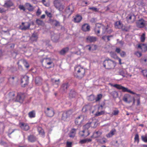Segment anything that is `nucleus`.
Masks as SVG:
<instances>
[{
	"instance_id": "obj_32",
	"label": "nucleus",
	"mask_w": 147,
	"mask_h": 147,
	"mask_svg": "<svg viewBox=\"0 0 147 147\" xmlns=\"http://www.w3.org/2000/svg\"><path fill=\"white\" fill-rule=\"evenodd\" d=\"M38 38L37 35L36 34H33L30 37V40L32 42H36Z\"/></svg>"
},
{
	"instance_id": "obj_1",
	"label": "nucleus",
	"mask_w": 147,
	"mask_h": 147,
	"mask_svg": "<svg viewBox=\"0 0 147 147\" xmlns=\"http://www.w3.org/2000/svg\"><path fill=\"white\" fill-rule=\"evenodd\" d=\"M102 30V34H110L112 32L111 29H109L108 26H105L102 25H97L96 26L94 29L95 33L97 35L100 33V31Z\"/></svg>"
},
{
	"instance_id": "obj_18",
	"label": "nucleus",
	"mask_w": 147,
	"mask_h": 147,
	"mask_svg": "<svg viewBox=\"0 0 147 147\" xmlns=\"http://www.w3.org/2000/svg\"><path fill=\"white\" fill-rule=\"evenodd\" d=\"M97 40L96 37L93 36H88L86 38V40L87 42L89 43L94 42Z\"/></svg>"
},
{
	"instance_id": "obj_50",
	"label": "nucleus",
	"mask_w": 147,
	"mask_h": 147,
	"mask_svg": "<svg viewBox=\"0 0 147 147\" xmlns=\"http://www.w3.org/2000/svg\"><path fill=\"white\" fill-rule=\"evenodd\" d=\"M105 112L104 111H101L100 112H96L95 114V116H98L102 115Z\"/></svg>"
},
{
	"instance_id": "obj_45",
	"label": "nucleus",
	"mask_w": 147,
	"mask_h": 147,
	"mask_svg": "<svg viewBox=\"0 0 147 147\" xmlns=\"http://www.w3.org/2000/svg\"><path fill=\"white\" fill-rule=\"evenodd\" d=\"M89 9L92 10L94 12H98V11L99 9L95 7H92L89 8Z\"/></svg>"
},
{
	"instance_id": "obj_2",
	"label": "nucleus",
	"mask_w": 147,
	"mask_h": 147,
	"mask_svg": "<svg viewBox=\"0 0 147 147\" xmlns=\"http://www.w3.org/2000/svg\"><path fill=\"white\" fill-rule=\"evenodd\" d=\"M74 76L76 78L81 79L84 76L85 70L80 65H76L74 67Z\"/></svg>"
},
{
	"instance_id": "obj_8",
	"label": "nucleus",
	"mask_w": 147,
	"mask_h": 147,
	"mask_svg": "<svg viewBox=\"0 0 147 147\" xmlns=\"http://www.w3.org/2000/svg\"><path fill=\"white\" fill-rule=\"evenodd\" d=\"M113 86L118 89L121 90L122 92H127L132 94H135V93L133 91L128 89L127 88L123 87L119 84H115L113 85Z\"/></svg>"
},
{
	"instance_id": "obj_61",
	"label": "nucleus",
	"mask_w": 147,
	"mask_h": 147,
	"mask_svg": "<svg viewBox=\"0 0 147 147\" xmlns=\"http://www.w3.org/2000/svg\"><path fill=\"white\" fill-rule=\"evenodd\" d=\"M82 4L83 6H86L87 5L88 3L87 1L83 0L82 1Z\"/></svg>"
},
{
	"instance_id": "obj_7",
	"label": "nucleus",
	"mask_w": 147,
	"mask_h": 147,
	"mask_svg": "<svg viewBox=\"0 0 147 147\" xmlns=\"http://www.w3.org/2000/svg\"><path fill=\"white\" fill-rule=\"evenodd\" d=\"M53 4L54 6L59 11H62L64 9V5L60 0H54Z\"/></svg>"
},
{
	"instance_id": "obj_22",
	"label": "nucleus",
	"mask_w": 147,
	"mask_h": 147,
	"mask_svg": "<svg viewBox=\"0 0 147 147\" xmlns=\"http://www.w3.org/2000/svg\"><path fill=\"white\" fill-rule=\"evenodd\" d=\"M15 95V92L12 91L9 92L8 94V96L9 98V100H12L14 101Z\"/></svg>"
},
{
	"instance_id": "obj_35",
	"label": "nucleus",
	"mask_w": 147,
	"mask_h": 147,
	"mask_svg": "<svg viewBox=\"0 0 147 147\" xmlns=\"http://www.w3.org/2000/svg\"><path fill=\"white\" fill-rule=\"evenodd\" d=\"M110 94L113 96V98H116L118 96V94L117 92L113 91L111 92Z\"/></svg>"
},
{
	"instance_id": "obj_5",
	"label": "nucleus",
	"mask_w": 147,
	"mask_h": 147,
	"mask_svg": "<svg viewBox=\"0 0 147 147\" xmlns=\"http://www.w3.org/2000/svg\"><path fill=\"white\" fill-rule=\"evenodd\" d=\"M25 96L24 93L19 92L17 93L14 99V102L22 103L24 100Z\"/></svg>"
},
{
	"instance_id": "obj_15",
	"label": "nucleus",
	"mask_w": 147,
	"mask_h": 147,
	"mask_svg": "<svg viewBox=\"0 0 147 147\" xmlns=\"http://www.w3.org/2000/svg\"><path fill=\"white\" fill-rule=\"evenodd\" d=\"M132 100V98L130 95L128 94L124 95L123 98V100L125 102L130 103Z\"/></svg>"
},
{
	"instance_id": "obj_4",
	"label": "nucleus",
	"mask_w": 147,
	"mask_h": 147,
	"mask_svg": "<svg viewBox=\"0 0 147 147\" xmlns=\"http://www.w3.org/2000/svg\"><path fill=\"white\" fill-rule=\"evenodd\" d=\"M42 64L43 67L47 68H51L54 66V64L53 61L51 59L49 58H44Z\"/></svg>"
},
{
	"instance_id": "obj_46",
	"label": "nucleus",
	"mask_w": 147,
	"mask_h": 147,
	"mask_svg": "<svg viewBox=\"0 0 147 147\" xmlns=\"http://www.w3.org/2000/svg\"><path fill=\"white\" fill-rule=\"evenodd\" d=\"M22 62L25 67L26 68H28L29 67V65L26 60L24 59L23 60Z\"/></svg>"
},
{
	"instance_id": "obj_37",
	"label": "nucleus",
	"mask_w": 147,
	"mask_h": 147,
	"mask_svg": "<svg viewBox=\"0 0 147 147\" xmlns=\"http://www.w3.org/2000/svg\"><path fill=\"white\" fill-rule=\"evenodd\" d=\"M42 3L45 6L48 7H49L50 5L49 1L47 0H42Z\"/></svg>"
},
{
	"instance_id": "obj_14",
	"label": "nucleus",
	"mask_w": 147,
	"mask_h": 147,
	"mask_svg": "<svg viewBox=\"0 0 147 147\" xmlns=\"http://www.w3.org/2000/svg\"><path fill=\"white\" fill-rule=\"evenodd\" d=\"M19 126L22 129L25 131H27L30 129L28 124L23 122H20L19 123Z\"/></svg>"
},
{
	"instance_id": "obj_20",
	"label": "nucleus",
	"mask_w": 147,
	"mask_h": 147,
	"mask_svg": "<svg viewBox=\"0 0 147 147\" xmlns=\"http://www.w3.org/2000/svg\"><path fill=\"white\" fill-rule=\"evenodd\" d=\"M28 140L29 142L33 143L36 141L37 138L33 135H30L28 137Z\"/></svg>"
},
{
	"instance_id": "obj_47",
	"label": "nucleus",
	"mask_w": 147,
	"mask_h": 147,
	"mask_svg": "<svg viewBox=\"0 0 147 147\" xmlns=\"http://www.w3.org/2000/svg\"><path fill=\"white\" fill-rule=\"evenodd\" d=\"M36 23L38 25H42L44 24V22L42 21L39 19L36 20Z\"/></svg>"
},
{
	"instance_id": "obj_26",
	"label": "nucleus",
	"mask_w": 147,
	"mask_h": 147,
	"mask_svg": "<svg viewBox=\"0 0 147 147\" xmlns=\"http://www.w3.org/2000/svg\"><path fill=\"white\" fill-rule=\"evenodd\" d=\"M81 132L82 133V134H81V136L83 137H87L90 134L89 130L83 129Z\"/></svg>"
},
{
	"instance_id": "obj_9",
	"label": "nucleus",
	"mask_w": 147,
	"mask_h": 147,
	"mask_svg": "<svg viewBox=\"0 0 147 147\" xmlns=\"http://www.w3.org/2000/svg\"><path fill=\"white\" fill-rule=\"evenodd\" d=\"M29 77L27 76H22L21 79V84L22 87L28 86L29 83Z\"/></svg>"
},
{
	"instance_id": "obj_13",
	"label": "nucleus",
	"mask_w": 147,
	"mask_h": 147,
	"mask_svg": "<svg viewBox=\"0 0 147 147\" xmlns=\"http://www.w3.org/2000/svg\"><path fill=\"white\" fill-rule=\"evenodd\" d=\"M72 111L69 110L66 112H64L63 113L62 116L61 117L62 120L65 121L67 118L69 117L72 114Z\"/></svg>"
},
{
	"instance_id": "obj_40",
	"label": "nucleus",
	"mask_w": 147,
	"mask_h": 147,
	"mask_svg": "<svg viewBox=\"0 0 147 147\" xmlns=\"http://www.w3.org/2000/svg\"><path fill=\"white\" fill-rule=\"evenodd\" d=\"M51 81L53 84H55L57 85L58 86L60 82L59 79L55 80L54 78H52L51 79Z\"/></svg>"
},
{
	"instance_id": "obj_6",
	"label": "nucleus",
	"mask_w": 147,
	"mask_h": 147,
	"mask_svg": "<svg viewBox=\"0 0 147 147\" xmlns=\"http://www.w3.org/2000/svg\"><path fill=\"white\" fill-rule=\"evenodd\" d=\"M44 113L45 115L49 117H51L55 115V111L51 107H47L44 110Z\"/></svg>"
},
{
	"instance_id": "obj_43",
	"label": "nucleus",
	"mask_w": 147,
	"mask_h": 147,
	"mask_svg": "<svg viewBox=\"0 0 147 147\" xmlns=\"http://www.w3.org/2000/svg\"><path fill=\"white\" fill-rule=\"evenodd\" d=\"M102 95L101 94H98L96 97L95 98V101L97 102V101H99L102 98Z\"/></svg>"
},
{
	"instance_id": "obj_17",
	"label": "nucleus",
	"mask_w": 147,
	"mask_h": 147,
	"mask_svg": "<svg viewBox=\"0 0 147 147\" xmlns=\"http://www.w3.org/2000/svg\"><path fill=\"white\" fill-rule=\"evenodd\" d=\"M77 93L74 90H71L69 94V99H75L77 96Z\"/></svg>"
},
{
	"instance_id": "obj_42",
	"label": "nucleus",
	"mask_w": 147,
	"mask_h": 147,
	"mask_svg": "<svg viewBox=\"0 0 147 147\" xmlns=\"http://www.w3.org/2000/svg\"><path fill=\"white\" fill-rule=\"evenodd\" d=\"M141 139L144 142L147 143V134H145V136H141Z\"/></svg>"
},
{
	"instance_id": "obj_51",
	"label": "nucleus",
	"mask_w": 147,
	"mask_h": 147,
	"mask_svg": "<svg viewBox=\"0 0 147 147\" xmlns=\"http://www.w3.org/2000/svg\"><path fill=\"white\" fill-rule=\"evenodd\" d=\"M121 57H124L126 56V53L123 51H122L119 53Z\"/></svg>"
},
{
	"instance_id": "obj_52",
	"label": "nucleus",
	"mask_w": 147,
	"mask_h": 147,
	"mask_svg": "<svg viewBox=\"0 0 147 147\" xmlns=\"http://www.w3.org/2000/svg\"><path fill=\"white\" fill-rule=\"evenodd\" d=\"M72 142L67 141L66 143V147H72Z\"/></svg>"
},
{
	"instance_id": "obj_38",
	"label": "nucleus",
	"mask_w": 147,
	"mask_h": 147,
	"mask_svg": "<svg viewBox=\"0 0 147 147\" xmlns=\"http://www.w3.org/2000/svg\"><path fill=\"white\" fill-rule=\"evenodd\" d=\"M38 131L39 134L42 136H45V132L44 130L41 127L38 128Z\"/></svg>"
},
{
	"instance_id": "obj_48",
	"label": "nucleus",
	"mask_w": 147,
	"mask_h": 147,
	"mask_svg": "<svg viewBox=\"0 0 147 147\" xmlns=\"http://www.w3.org/2000/svg\"><path fill=\"white\" fill-rule=\"evenodd\" d=\"M134 141L135 142H137V143H138L139 141V136L138 134H136L135 136L134 137Z\"/></svg>"
},
{
	"instance_id": "obj_44",
	"label": "nucleus",
	"mask_w": 147,
	"mask_h": 147,
	"mask_svg": "<svg viewBox=\"0 0 147 147\" xmlns=\"http://www.w3.org/2000/svg\"><path fill=\"white\" fill-rule=\"evenodd\" d=\"M145 33H142V35H141L140 39V41L142 42H144L145 39Z\"/></svg>"
},
{
	"instance_id": "obj_63",
	"label": "nucleus",
	"mask_w": 147,
	"mask_h": 147,
	"mask_svg": "<svg viewBox=\"0 0 147 147\" xmlns=\"http://www.w3.org/2000/svg\"><path fill=\"white\" fill-rule=\"evenodd\" d=\"M79 142L81 144H83L86 142L85 139H83L80 141Z\"/></svg>"
},
{
	"instance_id": "obj_58",
	"label": "nucleus",
	"mask_w": 147,
	"mask_h": 147,
	"mask_svg": "<svg viewBox=\"0 0 147 147\" xmlns=\"http://www.w3.org/2000/svg\"><path fill=\"white\" fill-rule=\"evenodd\" d=\"M19 8L21 10H23L24 11H25L26 9L25 8L24 6L23 5H20L19 6Z\"/></svg>"
},
{
	"instance_id": "obj_59",
	"label": "nucleus",
	"mask_w": 147,
	"mask_h": 147,
	"mask_svg": "<svg viewBox=\"0 0 147 147\" xmlns=\"http://www.w3.org/2000/svg\"><path fill=\"white\" fill-rule=\"evenodd\" d=\"M135 54L138 57H141L142 55L141 53L138 51L136 52L135 53Z\"/></svg>"
},
{
	"instance_id": "obj_30",
	"label": "nucleus",
	"mask_w": 147,
	"mask_h": 147,
	"mask_svg": "<svg viewBox=\"0 0 147 147\" xmlns=\"http://www.w3.org/2000/svg\"><path fill=\"white\" fill-rule=\"evenodd\" d=\"M52 40L54 42H57L59 40V37L58 35L56 34L52 35L51 36Z\"/></svg>"
},
{
	"instance_id": "obj_3",
	"label": "nucleus",
	"mask_w": 147,
	"mask_h": 147,
	"mask_svg": "<svg viewBox=\"0 0 147 147\" xmlns=\"http://www.w3.org/2000/svg\"><path fill=\"white\" fill-rule=\"evenodd\" d=\"M103 66L107 69H111L114 68L116 64L115 62L110 59H106L103 63Z\"/></svg>"
},
{
	"instance_id": "obj_16",
	"label": "nucleus",
	"mask_w": 147,
	"mask_h": 147,
	"mask_svg": "<svg viewBox=\"0 0 147 147\" xmlns=\"http://www.w3.org/2000/svg\"><path fill=\"white\" fill-rule=\"evenodd\" d=\"M69 85L68 82H66L63 83L61 87V90L63 92H66L67 91V88L69 87Z\"/></svg>"
},
{
	"instance_id": "obj_62",
	"label": "nucleus",
	"mask_w": 147,
	"mask_h": 147,
	"mask_svg": "<svg viewBox=\"0 0 147 147\" xmlns=\"http://www.w3.org/2000/svg\"><path fill=\"white\" fill-rule=\"evenodd\" d=\"M41 12L40 10L39 9H38L36 11V15L38 16H39L41 14Z\"/></svg>"
},
{
	"instance_id": "obj_57",
	"label": "nucleus",
	"mask_w": 147,
	"mask_h": 147,
	"mask_svg": "<svg viewBox=\"0 0 147 147\" xmlns=\"http://www.w3.org/2000/svg\"><path fill=\"white\" fill-rule=\"evenodd\" d=\"M91 47L90 45H87L85 47V49H86L88 50L89 51L91 50Z\"/></svg>"
},
{
	"instance_id": "obj_25",
	"label": "nucleus",
	"mask_w": 147,
	"mask_h": 147,
	"mask_svg": "<svg viewBox=\"0 0 147 147\" xmlns=\"http://www.w3.org/2000/svg\"><path fill=\"white\" fill-rule=\"evenodd\" d=\"M69 49V47H68L63 48L59 51V53L61 55H64L68 52Z\"/></svg>"
},
{
	"instance_id": "obj_54",
	"label": "nucleus",
	"mask_w": 147,
	"mask_h": 147,
	"mask_svg": "<svg viewBox=\"0 0 147 147\" xmlns=\"http://www.w3.org/2000/svg\"><path fill=\"white\" fill-rule=\"evenodd\" d=\"M54 25L55 26H60V23L59 22L57 21V20H54Z\"/></svg>"
},
{
	"instance_id": "obj_64",
	"label": "nucleus",
	"mask_w": 147,
	"mask_h": 147,
	"mask_svg": "<svg viewBox=\"0 0 147 147\" xmlns=\"http://www.w3.org/2000/svg\"><path fill=\"white\" fill-rule=\"evenodd\" d=\"M121 49L119 48H117L116 49L115 51L118 53H120Z\"/></svg>"
},
{
	"instance_id": "obj_34",
	"label": "nucleus",
	"mask_w": 147,
	"mask_h": 147,
	"mask_svg": "<svg viewBox=\"0 0 147 147\" xmlns=\"http://www.w3.org/2000/svg\"><path fill=\"white\" fill-rule=\"evenodd\" d=\"M7 7H9L13 5V4L12 2L10 0H9L6 2L4 4Z\"/></svg>"
},
{
	"instance_id": "obj_33",
	"label": "nucleus",
	"mask_w": 147,
	"mask_h": 147,
	"mask_svg": "<svg viewBox=\"0 0 147 147\" xmlns=\"http://www.w3.org/2000/svg\"><path fill=\"white\" fill-rule=\"evenodd\" d=\"M28 115V117L30 118L35 117H36L35 111L34 110H32L29 112Z\"/></svg>"
},
{
	"instance_id": "obj_28",
	"label": "nucleus",
	"mask_w": 147,
	"mask_h": 147,
	"mask_svg": "<svg viewBox=\"0 0 147 147\" xmlns=\"http://www.w3.org/2000/svg\"><path fill=\"white\" fill-rule=\"evenodd\" d=\"M81 117L82 116H79L75 119V123L76 124L78 125L80 124L83 120Z\"/></svg>"
},
{
	"instance_id": "obj_11",
	"label": "nucleus",
	"mask_w": 147,
	"mask_h": 147,
	"mask_svg": "<svg viewBox=\"0 0 147 147\" xmlns=\"http://www.w3.org/2000/svg\"><path fill=\"white\" fill-rule=\"evenodd\" d=\"M31 25L30 23L28 22H22V25H20L19 27V28L22 30H25L29 29Z\"/></svg>"
},
{
	"instance_id": "obj_60",
	"label": "nucleus",
	"mask_w": 147,
	"mask_h": 147,
	"mask_svg": "<svg viewBox=\"0 0 147 147\" xmlns=\"http://www.w3.org/2000/svg\"><path fill=\"white\" fill-rule=\"evenodd\" d=\"M45 13L47 16L50 18H51L52 17V15L51 13L50 12H49L47 11H45Z\"/></svg>"
},
{
	"instance_id": "obj_24",
	"label": "nucleus",
	"mask_w": 147,
	"mask_h": 147,
	"mask_svg": "<svg viewBox=\"0 0 147 147\" xmlns=\"http://www.w3.org/2000/svg\"><path fill=\"white\" fill-rule=\"evenodd\" d=\"M116 132V129H113L110 131L108 134L106 135V136L107 138L111 137L114 135Z\"/></svg>"
},
{
	"instance_id": "obj_49",
	"label": "nucleus",
	"mask_w": 147,
	"mask_h": 147,
	"mask_svg": "<svg viewBox=\"0 0 147 147\" xmlns=\"http://www.w3.org/2000/svg\"><path fill=\"white\" fill-rule=\"evenodd\" d=\"M119 113V111L118 109L114 110L112 113V115H116L118 114Z\"/></svg>"
},
{
	"instance_id": "obj_31",
	"label": "nucleus",
	"mask_w": 147,
	"mask_h": 147,
	"mask_svg": "<svg viewBox=\"0 0 147 147\" xmlns=\"http://www.w3.org/2000/svg\"><path fill=\"white\" fill-rule=\"evenodd\" d=\"M101 134V133L99 131L94 132L92 135L91 136V138H97Z\"/></svg>"
},
{
	"instance_id": "obj_10",
	"label": "nucleus",
	"mask_w": 147,
	"mask_h": 147,
	"mask_svg": "<svg viewBox=\"0 0 147 147\" xmlns=\"http://www.w3.org/2000/svg\"><path fill=\"white\" fill-rule=\"evenodd\" d=\"M126 19L127 23L132 24L134 23L136 20V17L133 13H131L127 15Z\"/></svg>"
},
{
	"instance_id": "obj_27",
	"label": "nucleus",
	"mask_w": 147,
	"mask_h": 147,
	"mask_svg": "<svg viewBox=\"0 0 147 147\" xmlns=\"http://www.w3.org/2000/svg\"><path fill=\"white\" fill-rule=\"evenodd\" d=\"M76 129L74 128L70 130L69 134V136L70 138H73L76 134Z\"/></svg>"
},
{
	"instance_id": "obj_39",
	"label": "nucleus",
	"mask_w": 147,
	"mask_h": 147,
	"mask_svg": "<svg viewBox=\"0 0 147 147\" xmlns=\"http://www.w3.org/2000/svg\"><path fill=\"white\" fill-rule=\"evenodd\" d=\"M91 122L87 123L83 127V129L85 130H89L88 129L91 127Z\"/></svg>"
},
{
	"instance_id": "obj_53",
	"label": "nucleus",
	"mask_w": 147,
	"mask_h": 147,
	"mask_svg": "<svg viewBox=\"0 0 147 147\" xmlns=\"http://www.w3.org/2000/svg\"><path fill=\"white\" fill-rule=\"evenodd\" d=\"M141 72L143 73L144 76L147 77V70H143Z\"/></svg>"
},
{
	"instance_id": "obj_41",
	"label": "nucleus",
	"mask_w": 147,
	"mask_h": 147,
	"mask_svg": "<svg viewBox=\"0 0 147 147\" xmlns=\"http://www.w3.org/2000/svg\"><path fill=\"white\" fill-rule=\"evenodd\" d=\"M95 99V97L94 95L91 94L88 97V100L89 101H92Z\"/></svg>"
},
{
	"instance_id": "obj_12",
	"label": "nucleus",
	"mask_w": 147,
	"mask_h": 147,
	"mask_svg": "<svg viewBox=\"0 0 147 147\" xmlns=\"http://www.w3.org/2000/svg\"><path fill=\"white\" fill-rule=\"evenodd\" d=\"M146 21L143 19L141 18L136 22L137 26L139 28L144 27L146 24Z\"/></svg>"
},
{
	"instance_id": "obj_56",
	"label": "nucleus",
	"mask_w": 147,
	"mask_h": 147,
	"mask_svg": "<svg viewBox=\"0 0 147 147\" xmlns=\"http://www.w3.org/2000/svg\"><path fill=\"white\" fill-rule=\"evenodd\" d=\"M7 10H5L4 8H0V13H5Z\"/></svg>"
},
{
	"instance_id": "obj_23",
	"label": "nucleus",
	"mask_w": 147,
	"mask_h": 147,
	"mask_svg": "<svg viewBox=\"0 0 147 147\" xmlns=\"http://www.w3.org/2000/svg\"><path fill=\"white\" fill-rule=\"evenodd\" d=\"M90 27L87 24H85L82 25V30L84 32L88 31L90 30Z\"/></svg>"
},
{
	"instance_id": "obj_29",
	"label": "nucleus",
	"mask_w": 147,
	"mask_h": 147,
	"mask_svg": "<svg viewBox=\"0 0 147 147\" xmlns=\"http://www.w3.org/2000/svg\"><path fill=\"white\" fill-rule=\"evenodd\" d=\"M123 25L120 21L116 22L115 24V27L116 28L120 29L122 27Z\"/></svg>"
},
{
	"instance_id": "obj_21",
	"label": "nucleus",
	"mask_w": 147,
	"mask_h": 147,
	"mask_svg": "<svg viewBox=\"0 0 147 147\" xmlns=\"http://www.w3.org/2000/svg\"><path fill=\"white\" fill-rule=\"evenodd\" d=\"M82 19V17L81 15L77 14L74 18L73 21L75 23H79Z\"/></svg>"
},
{
	"instance_id": "obj_19",
	"label": "nucleus",
	"mask_w": 147,
	"mask_h": 147,
	"mask_svg": "<svg viewBox=\"0 0 147 147\" xmlns=\"http://www.w3.org/2000/svg\"><path fill=\"white\" fill-rule=\"evenodd\" d=\"M65 11L69 15H71L74 11V8L73 5H69L66 8Z\"/></svg>"
},
{
	"instance_id": "obj_36",
	"label": "nucleus",
	"mask_w": 147,
	"mask_h": 147,
	"mask_svg": "<svg viewBox=\"0 0 147 147\" xmlns=\"http://www.w3.org/2000/svg\"><path fill=\"white\" fill-rule=\"evenodd\" d=\"M25 5L29 11H32L33 10L34 8L29 3H26Z\"/></svg>"
},
{
	"instance_id": "obj_55",
	"label": "nucleus",
	"mask_w": 147,
	"mask_h": 147,
	"mask_svg": "<svg viewBox=\"0 0 147 147\" xmlns=\"http://www.w3.org/2000/svg\"><path fill=\"white\" fill-rule=\"evenodd\" d=\"M87 107L88 106L87 105L83 107L82 108V112H85L87 110Z\"/></svg>"
}]
</instances>
